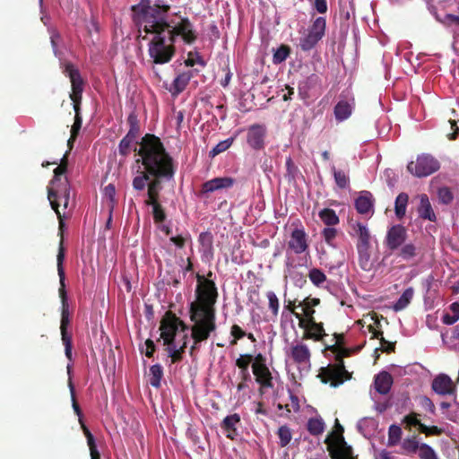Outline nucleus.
<instances>
[{"instance_id":"nucleus-1","label":"nucleus","mask_w":459,"mask_h":459,"mask_svg":"<svg viewBox=\"0 0 459 459\" xmlns=\"http://www.w3.org/2000/svg\"><path fill=\"white\" fill-rule=\"evenodd\" d=\"M138 158L135 162L142 163L143 169L138 166L137 175L133 178L134 190L142 191L151 181V177L170 179L175 174L174 162L166 152L160 139L152 134H146L139 143Z\"/></svg>"},{"instance_id":"nucleus-2","label":"nucleus","mask_w":459,"mask_h":459,"mask_svg":"<svg viewBox=\"0 0 459 459\" xmlns=\"http://www.w3.org/2000/svg\"><path fill=\"white\" fill-rule=\"evenodd\" d=\"M198 285L195 290L196 299L190 303L189 317L195 323V336L198 340L206 338L209 332H214L216 326L215 304L218 290L215 282L196 275Z\"/></svg>"},{"instance_id":"nucleus-3","label":"nucleus","mask_w":459,"mask_h":459,"mask_svg":"<svg viewBox=\"0 0 459 459\" xmlns=\"http://www.w3.org/2000/svg\"><path fill=\"white\" fill-rule=\"evenodd\" d=\"M167 27H169V19L138 30L139 37L143 40L148 39V35H152L148 44V54L156 65L170 62L176 54L175 41L168 34Z\"/></svg>"},{"instance_id":"nucleus-4","label":"nucleus","mask_w":459,"mask_h":459,"mask_svg":"<svg viewBox=\"0 0 459 459\" xmlns=\"http://www.w3.org/2000/svg\"><path fill=\"white\" fill-rule=\"evenodd\" d=\"M325 350L334 355V364L321 368L317 377L322 383H329L332 387H338L352 377V373L346 369L343 359L350 357L353 350L339 349L337 345H325Z\"/></svg>"},{"instance_id":"nucleus-5","label":"nucleus","mask_w":459,"mask_h":459,"mask_svg":"<svg viewBox=\"0 0 459 459\" xmlns=\"http://www.w3.org/2000/svg\"><path fill=\"white\" fill-rule=\"evenodd\" d=\"M133 20L138 30L169 19V4H151L150 0H141L131 7Z\"/></svg>"},{"instance_id":"nucleus-6","label":"nucleus","mask_w":459,"mask_h":459,"mask_svg":"<svg viewBox=\"0 0 459 459\" xmlns=\"http://www.w3.org/2000/svg\"><path fill=\"white\" fill-rule=\"evenodd\" d=\"M336 429L337 432H332L325 440L331 459H358L352 447L345 441L342 435L343 428L338 420H336Z\"/></svg>"},{"instance_id":"nucleus-7","label":"nucleus","mask_w":459,"mask_h":459,"mask_svg":"<svg viewBox=\"0 0 459 459\" xmlns=\"http://www.w3.org/2000/svg\"><path fill=\"white\" fill-rule=\"evenodd\" d=\"M56 260H57V273H58L59 281H60L59 296L61 298V302H62L60 330H68V326L70 325L71 319H70L69 306H68V302H67L65 284V269L63 266V263L65 260V250H64L62 244L60 245Z\"/></svg>"},{"instance_id":"nucleus-8","label":"nucleus","mask_w":459,"mask_h":459,"mask_svg":"<svg viewBox=\"0 0 459 459\" xmlns=\"http://www.w3.org/2000/svg\"><path fill=\"white\" fill-rule=\"evenodd\" d=\"M440 168L439 161L430 154H420L415 161L407 165L408 171L417 178L428 177L437 171Z\"/></svg>"},{"instance_id":"nucleus-9","label":"nucleus","mask_w":459,"mask_h":459,"mask_svg":"<svg viewBox=\"0 0 459 459\" xmlns=\"http://www.w3.org/2000/svg\"><path fill=\"white\" fill-rule=\"evenodd\" d=\"M64 74L69 77L71 82L72 91L69 94V97L73 102V107L81 106L84 89V81L80 71L72 63H66L65 65Z\"/></svg>"},{"instance_id":"nucleus-10","label":"nucleus","mask_w":459,"mask_h":459,"mask_svg":"<svg viewBox=\"0 0 459 459\" xmlns=\"http://www.w3.org/2000/svg\"><path fill=\"white\" fill-rule=\"evenodd\" d=\"M48 198L50 202L52 209L56 212L59 223L63 225V216L59 211V207L62 204L64 209H66L70 199V186L68 181L61 184L56 189L54 187L48 188Z\"/></svg>"},{"instance_id":"nucleus-11","label":"nucleus","mask_w":459,"mask_h":459,"mask_svg":"<svg viewBox=\"0 0 459 459\" xmlns=\"http://www.w3.org/2000/svg\"><path fill=\"white\" fill-rule=\"evenodd\" d=\"M295 317L299 320V328L304 330L302 339L323 342L324 337L326 336L323 323H317L315 317L301 319V314H295Z\"/></svg>"},{"instance_id":"nucleus-12","label":"nucleus","mask_w":459,"mask_h":459,"mask_svg":"<svg viewBox=\"0 0 459 459\" xmlns=\"http://www.w3.org/2000/svg\"><path fill=\"white\" fill-rule=\"evenodd\" d=\"M169 27H167L168 34L172 37L175 42L177 36H181L186 44H192L195 41L197 37L188 18H182L178 24H173L172 22L169 21Z\"/></svg>"},{"instance_id":"nucleus-13","label":"nucleus","mask_w":459,"mask_h":459,"mask_svg":"<svg viewBox=\"0 0 459 459\" xmlns=\"http://www.w3.org/2000/svg\"><path fill=\"white\" fill-rule=\"evenodd\" d=\"M407 238V229L401 224H395L387 230L384 243L393 252L398 250L405 243Z\"/></svg>"},{"instance_id":"nucleus-14","label":"nucleus","mask_w":459,"mask_h":459,"mask_svg":"<svg viewBox=\"0 0 459 459\" xmlns=\"http://www.w3.org/2000/svg\"><path fill=\"white\" fill-rule=\"evenodd\" d=\"M178 321L179 317L170 311H168L161 319L160 330L163 344L174 342L178 332L177 322L178 323Z\"/></svg>"},{"instance_id":"nucleus-15","label":"nucleus","mask_w":459,"mask_h":459,"mask_svg":"<svg viewBox=\"0 0 459 459\" xmlns=\"http://www.w3.org/2000/svg\"><path fill=\"white\" fill-rule=\"evenodd\" d=\"M355 108V99L353 96L345 97L341 94L339 101L333 108V114L336 121L342 122L348 119Z\"/></svg>"},{"instance_id":"nucleus-16","label":"nucleus","mask_w":459,"mask_h":459,"mask_svg":"<svg viewBox=\"0 0 459 459\" xmlns=\"http://www.w3.org/2000/svg\"><path fill=\"white\" fill-rule=\"evenodd\" d=\"M266 127L264 125L255 124L248 127L247 143L254 150H261L264 147Z\"/></svg>"},{"instance_id":"nucleus-17","label":"nucleus","mask_w":459,"mask_h":459,"mask_svg":"<svg viewBox=\"0 0 459 459\" xmlns=\"http://www.w3.org/2000/svg\"><path fill=\"white\" fill-rule=\"evenodd\" d=\"M288 247L296 255H300L308 249L307 235L303 229L292 230Z\"/></svg>"},{"instance_id":"nucleus-18","label":"nucleus","mask_w":459,"mask_h":459,"mask_svg":"<svg viewBox=\"0 0 459 459\" xmlns=\"http://www.w3.org/2000/svg\"><path fill=\"white\" fill-rule=\"evenodd\" d=\"M252 371L255 382L260 385L259 393L263 394L264 389L273 388V375L266 365H252Z\"/></svg>"},{"instance_id":"nucleus-19","label":"nucleus","mask_w":459,"mask_h":459,"mask_svg":"<svg viewBox=\"0 0 459 459\" xmlns=\"http://www.w3.org/2000/svg\"><path fill=\"white\" fill-rule=\"evenodd\" d=\"M431 387L435 393L440 395L452 394L455 391L452 379L446 374L437 376L432 381Z\"/></svg>"},{"instance_id":"nucleus-20","label":"nucleus","mask_w":459,"mask_h":459,"mask_svg":"<svg viewBox=\"0 0 459 459\" xmlns=\"http://www.w3.org/2000/svg\"><path fill=\"white\" fill-rule=\"evenodd\" d=\"M290 355L293 362L298 365H309L311 352L305 343H297L290 347Z\"/></svg>"},{"instance_id":"nucleus-21","label":"nucleus","mask_w":459,"mask_h":459,"mask_svg":"<svg viewBox=\"0 0 459 459\" xmlns=\"http://www.w3.org/2000/svg\"><path fill=\"white\" fill-rule=\"evenodd\" d=\"M320 77L316 74H312L300 81L298 85L300 99L307 100L310 98L312 91L316 90L320 85Z\"/></svg>"},{"instance_id":"nucleus-22","label":"nucleus","mask_w":459,"mask_h":459,"mask_svg":"<svg viewBox=\"0 0 459 459\" xmlns=\"http://www.w3.org/2000/svg\"><path fill=\"white\" fill-rule=\"evenodd\" d=\"M235 183V179L230 177L214 178L204 182L202 185V193H212L221 189L230 188Z\"/></svg>"},{"instance_id":"nucleus-23","label":"nucleus","mask_w":459,"mask_h":459,"mask_svg":"<svg viewBox=\"0 0 459 459\" xmlns=\"http://www.w3.org/2000/svg\"><path fill=\"white\" fill-rule=\"evenodd\" d=\"M352 230L350 234L358 238L356 247H370V233L367 226L359 221H351Z\"/></svg>"},{"instance_id":"nucleus-24","label":"nucleus","mask_w":459,"mask_h":459,"mask_svg":"<svg viewBox=\"0 0 459 459\" xmlns=\"http://www.w3.org/2000/svg\"><path fill=\"white\" fill-rule=\"evenodd\" d=\"M240 422V416L238 413H233L225 417L221 424V429L226 434V437L231 440L236 439L238 431L236 425Z\"/></svg>"},{"instance_id":"nucleus-25","label":"nucleus","mask_w":459,"mask_h":459,"mask_svg":"<svg viewBox=\"0 0 459 459\" xmlns=\"http://www.w3.org/2000/svg\"><path fill=\"white\" fill-rule=\"evenodd\" d=\"M374 204L373 195L368 191L361 192L360 195L355 200V208L360 214H368Z\"/></svg>"},{"instance_id":"nucleus-26","label":"nucleus","mask_w":459,"mask_h":459,"mask_svg":"<svg viewBox=\"0 0 459 459\" xmlns=\"http://www.w3.org/2000/svg\"><path fill=\"white\" fill-rule=\"evenodd\" d=\"M374 384L377 393L386 394L391 389L393 377L388 372L382 371L375 377Z\"/></svg>"},{"instance_id":"nucleus-27","label":"nucleus","mask_w":459,"mask_h":459,"mask_svg":"<svg viewBox=\"0 0 459 459\" xmlns=\"http://www.w3.org/2000/svg\"><path fill=\"white\" fill-rule=\"evenodd\" d=\"M420 204L418 208L419 216L424 220L436 221L437 216L432 209L429 199L426 194L420 195Z\"/></svg>"},{"instance_id":"nucleus-28","label":"nucleus","mask_w":459,"mask_h":459,"mask_svg":"<svg viewBox=\"0 0 459 459\" xmlns=\"http://www.w3.org/2000/svg\"><path fill=\"white\" fill-rule=\"evenodd\" d=\"M253 359L254 357L251 354H242L236 359L235 364L240 369L239 377L241 380L249 381L251 379L248 367L253 361Z\"/></svg>"},{"instance_id":"nucleus-29","label":"nucleus","mask_w":459,"mask_h":459,"mask_svg":"<svg viewBox=\"0 0 459 459\" xmlns=\"http://www.w3.org/2000/svg\"><path fill=\"white\" fill-rule=\"evenodd\" d=\"M320 304V299L318 298H310L307 297L302 301L299 302V307H302L303 314H301V319H310L315 316V307Z\"/></svg>"},{"instance_id":"nucleus-30","label":"nucleus","mask_w":459,"mask_h":459,"mask_svg":"<svg viewBox=\"0 0 459 459\" xmlns=\"http://www.w3.org/2000/svg\"><path fill=\"white\" fill-rule=\"evenodd\" d=\"M398 250V256L406 262L414 261L420 252V248L411 242L404 243Z\"/></svg>"},{"instance_id":"nucleus-31","label":"nucleus","mask_w":459,"mask_h":459,"mask_svg":"<svg viewBox=\"0 0 459 459\" xmlns=\"http://www.w3.org/2000/svg\"><path fill=\"white\" fill-rule=\"evenodd\" d=\"M162 178H153L148 185H147V196L148 198L144 201L145 205L154 204L159 201L160 198V179Z\"/></svg>"},{"instance_id":"nucleus-32","label":"nucleus","mask_w":459,"mask_h":459,"mask_svg":"<svg viewBox=\"0 0 459 459\" xmlns=\"http://www.w3.org/2000/svg\"><path fill=\"white\" fill-rule=\"evenodd\" d=\"M191 77L192 75L190 72L182 73L178 74L174 79L172 87L170 89V92L172 93V95H178L179 93H181L189 83Z\"/></svg>"},{"instance_id":"nucleus-33","label":"nucleus","mask_w":459,"mask_h":459,"mask_svg":"<svg viewBox=\"0 0 459 459\" xmlns=\"http://www.w3.org/2000/svg\"><path fill=\"white\" fill-rule=\"evenodd\" d=\"M359 254V264L363 271H370L373 267L371 262L370 247H356Z\"/></svg>"},{"instance_id":"nucleus-34","label":"nucleus","mask_w":459,"mask_h":459,"mask_svg":"<svg viewBox=\"0 0 459 459\" xmlns=\"http://www.w3.org/2000/svg\"><path fill=\"white\" fill-rule=\"evenodd\" d=\"M409 202V195L406 193H400L394 202V212L398 220H402L406 213Z\"/></svg>"},{"instance_id":"nucleus-35","label":"nucleus","mask_w":459,"mask_h":459,"mask_svg":"<svg viewBox=\"0 0 459 459\" xmlns=\"http://www.w3.org/2000/svg\"><path fill=\"white\" fill-rule=\"evenodd\" d=\"M326 20L324 17H317L308 27L307 32L322 39L325 34Z\"/></svg>"},{"instance_id":"nucleus-36","label":"nucleus","mask_w":459,"mask_h":459,"mask_svg":"<svg viewBox=\"0 0 459 459\" xmlns=\"http://www.w3.org/2000/svg\"><path fill=\"white\" fill-rule=\"evenodd\" d=\"M137 141H134L126 136L123 137L118 144L119 154L126 157L132 150L138 154L139 148H137Z\"/></svg>"},{"instance_id":"nucleus-37","label":"nucleus","mask_w":459,"mask_h":459,"mask_svg":"<svg viewBox=\"0 0 459 459\" xmlns=\"http://www.w3.org/2000/svg\"><path fill=\"white\" fill-rule=\"evenodd\" d=\"M414 295L413 288L410 287L406 289L400 296L398 300L394 304L393 309L394 311H401L404 309L411 301Z\"/></svg>"},{"instance_id":"nucleus-38","label":"nucleus","mask_w":459,"mask_h":459,"mask_svg":"<svg viewBox=\"0 0 459 459\" xmlns=\"http://www.w3.org/2000/svg\"><path fill=\"white\" fill-rule=\"evenodd\" d=\"M127 123L129 125V130L126 136L136 141L140 133V126L137 115L134 112L129 114Z\"/></svg>"},{"instance_id":"nucleus-39","label":"nucleus","mask_w":459,"mask_h":459,"mask_svg":"<svg viewBox=\"0 0 459 459\" xmlns=\"http://www.w3.org/2000/svg\"><path fill=\"white\" fill-rule=\"evenodd\" d=\"M319 218L322 221L329 226L333 227L339 224L340 220L334 210L330 208H325L319 212Z\"/></svg>"},{"instance_id":"nucleus-40","label":"nucleus","mask_w":459,"mask_h":459,"mask_svg":"<svg viewBox=\"0 0 459 459\" xmlns=\"http://www.w3.org/2000/svg\"><path fill=\"white\" fill-rule=\"evenodd\" d=\"M149 383L152 386L159 388L160 386V381L163 377V369L160 364L152 365L150 368Z\"/></svg>"},{"instance_id":"nucleus-41","label":"nucleus","mask_w":459,"mask_h":459,"mask_svg":"<svg viewBox=\"0 0 459 459\" xmlns=\"http://www.w3.org/2000/svg\"><path fill=\"white\" fill-rule=\"evenodd\" d=\"M334 182L341 189H345L350 186V177L342 169H336L335 167L332 168Z\"/></svg>"},{"instance_id":"nucleus-42","label":"nucleus","mask_w":459,"mask_h":459,"mask_svg":"<svg viewBox=\"0 0 459 459\" xmlns=\"http://www.w3.org/2000/svg\"><path fill=\"white\" fill-rule=\"evenodd\" d=\"M61 340L65 346V354L69 361L73 360L72 350H73V335L68 330H60Z\"/></svg>"},{"instance_id":"nucleus-43","label":"nucleus","mask_w":459,"mask_h":459,"mask_svg":"<svg viewBox=\"0 0 459 459\" xmlns=\"http://www.w3.org/2000/svg\"><path fill=\"white\" fill-rule=\"evenodd\" d=\"M307 431L313 436H319L325 430V423L321 418H311L307 421Z\"/></svg>"},{"instance_id":"nucleus-44","label":"nucleus","mask_w":459,"mask_h":459,"mask_svg":"<svg viewBox=\"0 0 459 459\" xmlns=\"http://www.w3.org/2000/svg\"><path fill=\"white\" fill-rule=\"evenodd\" d=\"M68 165V152L65 153L59 165L54 169V178L51 180L50 184L56 186V184L59 181V177L64 175L67 170Z\"/></svg>"},{"instance_id":"nucleus-45","label":"nucleus","mask_w":459,"mask_h":459,"mask_svg":"<svg viewBox=\"0 0 459 459\" xmlns=\"http://www.w3.org/2000/svg\"><path fill=\"white\" fill-rule=\"evenodd\" d=\"M450 311L452 314H445L442 317V322L447 325H454L459 320V303H452L450 305Z\"/></svg>"},{"instance_id":"nucleus-46","label":"nucleus","mask_w":459,"mask_h":459,"mask_svg":"<svg viewBox=\"0 0 459 459\" xmlns=\"http://www.w3.org/2000/svg\"><path fill=\"white\" fill-rule=\"evenodd\" d=\"M317 37L307 32V34L299 40V48L303 51H309L314 48L320 41Z\"/></svg>"},{"instance_id":"nucleus-47","label":"nucleus","mask_w":459,"mask_h":459,"mask_svg":"<svg viewBox=\"0 0 459 459\" xmlns=\"http://www.w3.org/2000/svg\"><path fill=\"white\" fill-rule=\"evenodd\" d=\"M290 54V48L288 45H281L273 54V62L275 65L284 62Z\"/></svg>"},{"instance_id":"nucleus-48","label":"nucleus","mask_w":459,"mask_h":459,"mask_svg":"<svg viewBox=\"0 0 459 459\" xmlns=\"http://www.w3.org/2000/svg\"><path fill=\"white\" fill-rule=\"evenodd\" d=\"M402 429L397 425H391L388 429V446H393L397 445L402 438Z\"/></svg>"},{"instance_id":"nucleus-49","label":"nucleus","mask_w":459,"mask_h":459,"mask_svg":"<svg viewBox=\"0 0 459 459\" xmlns=\"http://www.w3.org/2000/svg\"><path fill=\"white\" fill-rule=\"evenodd\" d=\"M277 435L280 439V446L285 447L291 440L292 434L290 429L287 425H282L278 429Z\"/></svg>"},{"instance_id":"nucleus-50","label":"nucleus","mask_w":459,"mask_h":459,"mask_svg":"<svg viewBox=\"0 0 459 459\" xmlns=\"http://www.w3.org/2000/svg\"><path fill=\"white\" fill-rule=\"evenodd\" d=\"M234 138L230 137L224 141L218 143L209 152V156L214 158L220 153L227 151L233 143Z\"/></svg>"},{"instance_id":"nucleus-51","label":"nucleus","mask_w":459,"mask_h":459,"mask_svg":"<svg viewBox=\"0 0 459 459\" xmlns=\"http://www.w3.org/2000/svg\"><path fill=\"white\" fill-rule=\"evenodd\" d=\"M147 206L152 207V216L155 223H161L166 220L165 211L160 202L148 204Z\"/></svg>"},{"instance_id":"nucleus-52","label":"nucleus","mask_w":459,"mask_h":459,"mask_svg":"<svg viewBox=\"0 0 459 459\" xmlns=\"http://www.w3.org/2000/svg\"><path fill=\"white\" fill-rule=\"evenodd\" d=\"M308 278L311 282L317 287L326 281V275L322 270L317 268H313L309 271Z\"/></svg>"},{"instance_id":"nucleus-53","label":"nucleus","mask_w":459,"mask_h":459,"mask_svg":"<svg viewBox=\"0 0 459 459\" xmlns=\"http://www.w3.org/2000/svg\"><path fill=\"white\" fill-rule=\"evenodd\" d=\"M420 446L416 436L405 438L402 443V447L407 454H415L419 450Z\"/></svg>"},{"instance_id":"nucleus-54","label":"nucleus","mask_w":459,"mask_h":459,"mask_svg":"<svg viewBox=\"0 0 459 459\" xmlns=\"http://www.w3.org/2000/svg\"><path fill=\"white\" fill-rule=\"evenodd\" d=\"M418 451L420 459H437L436 452L428 444H421Z\"/></svg>"},{"instance_id":"nucleus-55","label":"nucleus","mask_w":459,"mask_h":459,"mask_svg":"<svg viewBox=\"0 0 459 459\" xmlns=\"http://www.w3.org/2000/svg\"><path fill=\"white\" fill-rule=\"evenodd\" d=\"M438 200L441 204H449L454 199V195L449 187L443 186L437 191Z\"/></svg>"},{"instance_id":"nucleus-56","label":"nucleus","mask_w":459,"mask_h":459,"mask_svg":"<svg viewBox=\"0 0 459 459\" xmlns=\"http://www.w3.org/2000/svg\"><path fill=\"white\" fill-rule=\"evenodd\" d=\"M322 236L327 245L330 247H335L333 240L337 236V230L333 227L325 228L322 231Z\"/></svg>"},{"instance_id":"nucleus-57","label":"nucleus","mask_w":459,"mask_h":459,"mask_svg":"<svg viewBox=\"0 0 459 459\" xmlns=\"http://www.w3.org/2000/svg\"><path fill=\"white\" fill-rule=\"evenodd\" d=\"M266 297L269 301V308L272 311L273 315L276 316L278 315L280 307L279 299L273 291H268L266 293Z\"/></svg>"},{"instance_id":"nucleus-58","label":"nucleus","mask_w":459,"mask_h":459,"mask_svg":"<svg viewBox=\"0 0 459 459\" xmlns=\"http://www.w3.org/2000/svg\"><path fill=\"white\" fill-rule=\"evenodd\" d=\"M187 339V334H185L182 345L178 349L177 348L175 351H172V356L170 357L172 363H177L182 360V354L185 352V349L186 348Z\"/></svg>"},{"instance_id":"nucleus-59","label":"nucleus","mask_w":459,"mask_h":459,"mask_svg":"<svg viewBox=\"0 0 459 459\" xmlns=\"http://www.w3.org/2000/svg\"><path fill=\"white\" fill-rule=\"evenodd\" d=\"M68 385H69V389H70V393H71V400H72L73 409H74L75 414L79 417V420L82 419V410L77 403V400L75 397L74 386L71 379H69V381H68Z\"/></svg>"},{"instance_id":"nucleus-60","label":"nucleus","mask_w":459,"mask_h":459,"mask_svg":"<svg viewBox=\"0 0 459 459\" xmlns=\"http://www.w3.org/2000/svg\"><path fill=\"white\" fill-rule=\"evenodd\" d=\"M230 334L233 337L230 345H236L238 340L246 336V332L239 325H233L230 328Z\"/></svg>"},{"instance_id":"nucleus-61","label":"nucleus","mask_w":459,"mask_h":459,"mask_svg":"<svg viewBox=\"0 0 459 459\" xmlns=\"http://www.w3.org/2000/svg\"><path fill=\"white\" fill-rule=\"evenodd\" d=\"M419 431L426 436H439L444 432V430L437 426L428 427L425 424L420 425Z\"/></svg>"},{"instance_id":"nucleus-62","label":"nucleus","mask_w":459,"mask_h":459,"mask_svg":"<svg viewBox=\"0 0 459 459\" xmlns=\"http://www.w3.org/2000/svg\"><path fill=\"white\" fill-rule=\"evenodd\" d=\"M104 195L106 198L108 199V201H109L108 207L112 211L114 208L115 203H116V200H115L116 188L113 184H108L107 186H105Z\"/></svg>"},{"instance_id":"nucleus-63","label":"nucleus","mask_w":459,"mask_h":459,"mask_svg":"<svg viewBox=\"0 0 459 459\" xmlns=\"http://www.w3.org/2000/svg\"><path fill=\"white\" fill-rule=\"evenodd\" d=\"M285 165H286V170H287V177L290 178V179H294L298 171H299V169L298 167L295 165L293 160L291 159V157H288L286 159V162H285Z\"/></svg>"},{"instance_id":"nucleus-64","label":"nucleus","mask_w":459,"mask_h":459,"mask_svg":"<svg viewBox=\"0 0 459 459\" xmlns=\"http://www.w3.org/2000/svg\"><path fill=\"white\" fill-rule=\"evenodd\" d=\"M198 241L204 247L212 248V236L210 232H202L199 235Z\"/></svg>"}]
</instances>
